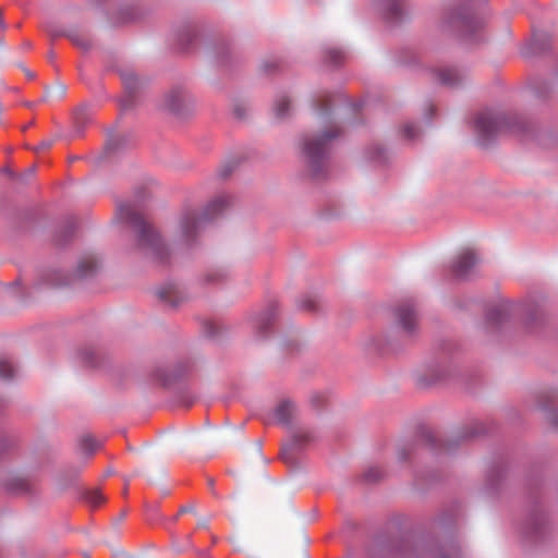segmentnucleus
Returning a JSON list of instances; mask_svg holds the SVG:
<instances>
[{
  "mask_svg": "<svg viewBox=\"0 0 558 558\" xmlns=\"http://www.w3.org/2000/svg\"><path fill=\"white\" fill-rule=\"evenodd\" d=\"M403 133H404L405 137L413 140L416 137L417 128L415 124H412V123L405 124L403 128Z\"/></svg>",
  "mask_w": 558,
  "mask_h": 558,
  "instance_id": "nucleus-21",
  "label": "nucleus"
},
{
  "mask_svg": "<svg viewBox=\"0 0 558 558\" xmlns=\"http://www.w3.org/2000/svg\"><path fill=\"white\" fill-rule=\"evenodd\" d=\"M280 108H281V117H282L283 113L286 112V110L288 109V101L283 97H281Z\"/></svg>",
  "mask_w": 558,
  "mask_h": 558,
  "instance_id": "nucleus-28",
  "label": "nucleus"
},
{
  "mask_svg": "<svg viewBox=\"0 0 558 558\" xmlns=\"http://www.w3.org/2000/svg\"><path fill=\"white\" fill-rule=\"evenodd\" d=\"M197 555L202 556V557H208L209 556V551L208 550H196Z\"/></svg>",
  "mask_w": 558,
  "mask_h": 558,
  "instance_id": "nucleus-32",
  "label": "nucleus"
},
{
  "mask_svg": "<svg viewBox=\"0 0 558 558\" xmlns=\"http://www.w3.org/2000/svg\"><path fill=\"white\" fill-rule=\"evenodd\" d=\"M310 402L315 408L322 407L327 402V395L323 391L313 392L310 397Z\"/></svg>",
  "mask_w": 558,
  "mask_h": 558,
  "instance_id": "nucleus-18",
  "label": "nucleus"
},
{
  "mask_svg": "<svg viewBox=\"0 0 558 558\" xmlns=\"http://www.w3.org/2000/svg\"><path fill=\"white\" fill-rule=\"evenodd\" d=\"M190 102V97L182 89H173L165 96L163 106L172 113L181 114Z\"/></svg>",
  "mask_w": 558,
  "mask_h": 558,
  "instance_id": "nucleus-7",
  "label": "nucleus"
},
{
  "mask_svg": "<svg viewBox=\"0 0 558 558\" xmlns=\"http://www.w3.org/2000/svg\"><path fill=\"white\" fill-rule=\"evenodd\" d=\"M197 525H198V527L206 529L207 527V521L206 520H201Z\"/></svg>",
  "mask_w": 558,
  "mask_h": 558,
  "instance_id": "nucleus-33",
  "label": "nucleus"
},
{
  "mask_svg": "<svg viewBox=\"0 0 558 558\" xmlns=\"http://www.w3.org/2000/svg\"><path fill=\"white\" fill-rule=\"evenodd\" d=\"M277 310L270 308L266 312L260 313L254 323L255 330L257 335L262 338L267 337L269 333L274 332L277 326Z\"/></svg>",
  "mask_w": 558,
  "mask_h": 558,
  "instance_id": "nucleus-6",
  "label": "nucleus"
},
{
  "mask_svg": "<svg viewBox=\"0 0 558 558\" xmlns=\"http://www.w3.org/2000/svg\"><path fill=\"white\" fill-rule=\"evenodd\" d=\"M194 549V545L190 535L186 536L185 543L180 550Z\"/></svg>",
  "mask_w": 558,
  "mask_h": 558,
  "instance_id": "nucleus-24",
  "label": "nucleus"
},
{
  "mask_svg": "<svg viewBox=\"0 0 558 558\" xmlns=\"http://www.w3.org/2000/svg\"><path fill=\"white\" fill-rule=\"evenodd\" d=\"M473 126L482 141H486L501 130L510 128L508 119L493 110L477 112L473 121Z\"/></svg>",
  "mask_w": 558,
  "mask_h": 558,
  "instance_id": "nucleus-4",
  "label": "nucleus"
},
{
  "mask_svg": "<svg viewBox=\"0 0 558 558\" xmlns=\"http://www.w3.org/2000/svg\"><path fill=\"white\" fill-rule=\"evenodd\" d=\"M300 306L306 311H316L318 308V299L316 295H305L300 300Z\"/></svg>",
  "mask_w": 558,
  "mask_h": 558,
  "instance_id": "nucleus-16",
  "label": "nucleus"
},
{
  "mask_svg": "<svg viewBox=\"0 0 558 558\" xmlns=\"http://www.w3.org/2000/svg\"><path fill=\"white\" fill-rule=\"evenodd\" d=\"M208 485H209V487H210V488L213 487V485H214L213 480H209V481H208Z\"/></svg>",
  "mask_w": 558,
  "mask_h": 558,
  "instance_id": "nucleus-35",
  "label": "nucleus"
},
{
  "mask_svg": "<svg viewBox=\"0 0 558 558\" xmlns=\"http://www.w3.org/2000/svg\"><path fill=\"white\" fill-rule=\"evenodd\" d=\"M344 58V54L340 50H332L329 52V60L333 63H339Z\"/></svg>",
  "mask_w": 558,
  "mask_h": 558,
  "instance_id": "nucleus-22",
  "label": "nucleus"
},
{
  "mask_svg": "<svg viewBox=\"0 0 558 558\" xmlns=\"http://www.w3.org/2000/svg\"><path fill=\"white\" fill-rule=\"evenodd\" d=\"M266 424L267 425H278L279 424V420L277 417V413L275 412L274 416L272 417H269L266 420Z\"/></svg>",
  "mask_w": 558,
  "mask_h": 558,
  "instance_id": "nucleus-25",
  "label": "nucleus"
},
{
  "mask_svg": "<svg viewBox=\"0 0 558 558\" xmlns=\"http://www.w3.org/2000/svg\"><path fill=\"white\" fill-rule=\"evenodd\" d=\"M281 434L287 440L284 452L281 451V462H289V452H300L313 444L317 435L308 427L298 422V409L288 398H281Z\"/></svg>",
  "mask_w": 558,
  "mask_h": 558,
  "instance_id": "nucleus-1",
  "label": "nucleus"
},
{
  "mask_svg": "<svg viewBox=\"0 0 558 558\" xmlns=\"http://www.w3.org/2000/svg\"><path fill=\"white\" fill-rule=\"evenodd\" d=\"M16 482H17V485L15 487L16 489H25L26 488L25 480L17 478Z\"/></svg>",
  "mask_w": 558,
  "mask_h": 558,
  "instance_id": "nucleus-27",
  "label": "nucleus"
},
{
  "mask_svg": "<svg viewBox=\"0 0 558 558\" xmlns=\"http://www.w3.org/2000/svg\"><path fill=\"white\" fill-rule=\"evenodd\" d=\"M122 81L128 95L122 98L121 105L123 109H128L132 106V96L135 93V90L141 86V82L137 75L131 71L124 72L122 74Z\"/></svg>",
  "mask_w": 558,
  "mask_h": 558,
  "instance_id": "nucleus-9",
  "label": "nucleus"
},
{
  "mask_svg": "<svg viewBox=\"0 0 558 558\" xmlns=\"http://www.w3.org/2000/svg\"><path fill=\"white\" fill-rule=\"evenodd\" d=\"M65 94V87L63 85H57L53 88H50L46 92L47 97H57L61 98Z\"/></svg>",
  "mask_w": 558,
  "mask_h": 558,
  "instance_id": "nucleus-20",
  "label": "nucleus"
},
{
  "mask_svg": "<svg viewBox=\"0 0 558 558\" xmlns=\"http://www.w3.org/2000/svg\"><path fill=\"white\" fill-rule=\"evenodd\" d=\"M221 277H222V275H217V276L216 275L215 276L214 275H208V280L213 281V282H216V281H219Z\"/></svg>",
  "mask_w": 558,
  "mask_h": 558,
  "instance_id": "nucleus-29",
  "label": "nucleus"
},
{
  "mask_svg": "<svg viewBox=\"0 0 558 558\" xmlns=\"http://www.w3.org/2000/svg\"><path fill=\"white\" fill-rule=\"evenodd\" d=\"M231 204V197L219 195L208 203L201 215L194 213L184 214L178 225V241L185 245L193 243L204 225L216 219Z\"/></svg>",
  "mask_w": 558,
  "mask_h": 558,
  "instance_id": "nucleus-3",
  "label": "nucleus"
},
{
  "mask_svg": "<svg viewBox=\"0 0 558 558\" xmlns=\"http://www.w3.org/2000/svg\"><path fill=\"white\" fill-rule=\"evenodd\" d=\"M339 130L333 129L332 131L326 132L322 136L313 140H308L305 143V154L313 165H316L323 160L327 153L329 142L339 135Z\"/></svg>",
  "mask_w": 558,
  "mask_h": 558,
  "instance_id": "nucleus-5",
  "label": "nucleus"
},
{
  "mask_svg": "<svg viewBox=\"0 0 558 558\" xmlns=\"http://www.w3.org/2000/svg\"><path fill=\"white\" fill-rule=\"evenodd\" d=\"M437 76L440 83L447 84V85H453L459 80L458 71L453 68H445L440 69L437 72Z\"/></svg>",
  "mask_w": 558,
  "mask_h": 558,
  "instance_id": "nucleus-12",
  "label": "nucleus"
},
{
  "mask_svg": "<svg viewBox=\"0 0 558 558\" xmlns=\"http://www.w3.org/2000/svg\"><path fill=\"white\" fill-rule=\"evenodd\" d=\"M283 348H287V344H283V347L281 345V347H280V350L282 351V350H283Z\"/></svg>",
  "mask_w": 558,
  "mask_h": 558,
  "instance_id": "nucleus-38",
  "label": "nucleus"
},
{
  "mask_svg": "<svg viewBox=\"0 0 558 558\" xmlns=\"http://www.w3.org/2000/svg\"><path fill=\"white\" fill-rule=\"evenodd\" d=\"M327 105H322V110H326L327 109Z\"/></svg>",
  "mask_w": 558,
  "mask_h": 558,
  "instance_id": "nucleus-36",
  "label": "nucleus"
},
{
  "mask_svg": "<svg viewBox=\"0 0 558 558\" xmlns=\"http://www.w3.org/2000/svg\"><path fill=\"white\" fill-rule=\"evenodd\" d=\"M193 510H194L193 507L186 506V507H182L180 509V513L190 512V511H193Z\"/></svg>",
  "mask_w": 558,
  "mask_h": 558,
  "instance_id": "nucleus-30",
  "label": "nucleus"
},
{
  "mask_svg": "<svg viewBox=\"0 0 558 558\" xmlns=\"http://www.w3.org/2000/svg\"><path fill=\"white\" fill-rule=\"evenodd\" d=\"M35 170H36V169H35V167H31V168L27 170V173H26V174H27L28 177H32V175H34Z\"/></svg>",
  "mask_w": 558,
  "mask_h": 558,
  "instance_id": "nucleus-34",
  "label": "nucleus"
},
{
  "mask_svg": "<svg viewBox=\"0 0 558 558\" xmlns=\"http://www.w3.org/2000/svg\"><path fill=\"white\" fill-rule=\"evenodd\" d=\"M70 40L73 43V45H75L76 47L83 49V50H88L90 49L92 47V40L89 39V37L83 33H72L70 36H69Z\"/></svg>",
  "mask_w": 558,
  "mask_h": 558,
  "instance_id": "nucleus-14",
  "label": "nucleus"
},
{
  "mask_svg": "<svg viewBox=\"0 0 558 558\" xmlns=\"http://www.w3.org/2000/svg\"><path fill=\"white\" fill-rule=\"evenodd\" d=\"M98 269V262L94 255H86L82 257L77 265V276L86 278L96 272Z\"/></svg>",
  "mask_w": 558,
  "mask_h": 558,
  "instance_id": "nucleus-11",
  "label": "nucleus"
},
{
  "mask_svg": "<svg viewBox=\"0 0 558 558\" xmlns=\"http://www.w3.org/2000/svg\"><path fill=\"white\" fill-rule=\"evenodd\" d=\"M283 348H287V344H283V347L281 345V347H280V350L282 351V350H283Z\"/></svg>",
  "mask_w": 558,
  "mask_h": 558,
  "instance_id": "nucleus-37",
  "label": "nucleus"
},
{
  "mask_svg": "<svg viewBox=\"0 0 558 558\" xmlns=\"http://www.w3.org/2000/svg\"><path fill=\"white\" fill-rule=\"evenodd\" d=\"M81 445L83 450L89 453L93 452L97 447L96 440L90 436L82 438Z\"/></svg>",
  "mask_w": 558,
  "mask_h": 558,
  "instance_id": "nucleus-19",
  "label": "nucleus"
},
{
  "mask_svg": "<svg viewBox=\"0 0 558 558\" xmlns=\"http://www.w3.org/2000/svg\"><path fill=\"white\" fill-rule=\"evenodd\" d=\"M397 317L404 330L412 331L414 329L416 323V314L412 304L405 303L400 305L397 308Z\"/></svg>",
  "mask_w": 558,
  "mask_h": 558,
  "instance_id": "nucleus-10",
  "label": "nucleus"
},
{
  "mask_svg": "<svg viewBox=\"0 0 558 558\" xmlns=\"http://www.w3.org/2000/svg\"><path fill=\"white\" fill-rule=\"evenodd\" d=\"M263 70L268 73V72H271L272 69L276 68V62H274L271 65L268 64L267 62H264L263 65H262Z\"/></svg>",
  "mask_w": 558,
  "mask_h": 558,
  "instance_id": "nucleus-26",
  "label": "nucleus"
},
{
  "mask_svg": "<svg viewBox=\"0 0 558 558\" xmlns=\"http://www.w3.org/2000/svg\"><path fill=\"white\" fill-rule=\"evenodd\" d=\"M476 263L475 253L472 250H466L457 257L453 264V272L457 277H466Z\"/></svg>",
  "mask_w": 558,
  "mask_h": 558,
  "instance_id": "nucleus-8",
  "label": "nucleus"
},
{
  "mask_svg": "<svg viewBox=\"0 0 558 558\" xmlns=\"http://www.w3.org/2000/svg\"><path fill=\"white\" fill-rule=\"evenodd\" d=\"M14 367L7 359H0V378L9 380L14 376Z\"/></svg>",
  "mask_w": 558,
  "mask_h": 558,
  "instance_id": "nucleus-15",
  "label": "nucleus"
},
{
  "mask_svg": "<svg viewBox=\"0 0 558 558\" xmlns=\"http://www.w3.org/2000/svg\"><path fill=\"white\" fill-rule=\"evenodd\" d=\"M23 71L28 78H34L35 74L33 72L27 69H23Z\"/></svg>",
  "mask_w": 558,
  "mask_h": 558,
  "instance_id": "nucleus-31",
  "label": "nucleus"
},
{
  "mask_svg": "<svg viewBox=\"0 0 558 558\" xmlns=\"http://www.w3.org/2000/svg\"><path fill=\"white\" fill-rule=\"evenodd\" d=\"M157 294L160 300L168 302V303H174V299H175L174 287L170 286V287L160 288L157 291Z\"/></svg>",
  "mask_w": 558,
  "mask_h": 558,
  "instance_id": "nucleus-17",
  "label": "nucleus"
},
{
  "mask_svg": "<svg viewBox=\"0 0 558 558\" xmlns=\"http://www.w3.org/2000/svg\"><path fill=\"white\" fill-rule=\"evenodd\" d=\"M53 144V141L52 140H45V141H41L38 146L35 147V151H43V150H46V149H49Z\"/></svg>",
  "mask_w": 558,
  "mask_h": 558,
  "instance_id": "nucleus-23",
  "label": "nucleus"
},
{
  "mask_svg": "<svg viewBox=\"0 0 558 558\" xmlns=\"http://www.w3.org/2000/svg\"><path fill=\"white\" fill-rule=\"evenodd\" d=\"M84 498L86 502L93 508H97L106 501V497L99 489L87 490L84 495Z\"/></svg>",
  "mask_w": 558,
  "mask_h": 558,
  "instance_id": "nucleus-13",
  "label": "nucleus"
},
{
  "mask_svg": "<svg viewBox=\"0 0 558 558\" xmlns=\"http://www.w3.org/2000/svg\"><path fill=\"white\" fill-rule=\"evenodd\" d=\"M119 215L134 228L138 247L159 263H166L168 250L155 228L141 214L135 211L130 204L121 205L119 207Z\"/></svg>",
  "mask_w": 558,
  "mask_h": 558,
  "instance_id": "nucleus-2",
  "label": "nucleus"
}]
</instances>
